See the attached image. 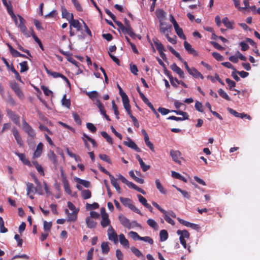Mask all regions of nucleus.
Masks as SVG:
<instances>
[{
    "instance_id": "4468645a",
    "label": "nucleus",
    "mask_w": 260,
    "mask_h": 260,
    "mask_svg": "<svg viewBox=\"0 0 260 260\" xmlns=\"http://www.w3.org/2000/svg\"><path fill=\"white\" fill-rule=\"evenodd\" d=\"M156 15L159 19V22L164 21L166 18V13L162 9H159L156 12Z\"/></svg>"
},
{
    "instance_id": "473e14b6",
    "label": "nucleus",
    "mask_w": 260,
    "mask_h": 260,
    "mask_svg": "<svg viewBox=\"0 0 260 260\" xmlns=\"http://www.w3.org/2000/svg\"><path fill=\"white\" fill-rule=\"evenodd\" d=\"M75 181L78 183L83 185L85 187H89L90 186V183L89 181L81 179L78 177L74 178Z\"/></svg>"
},
{
    "instance_id": "72a5a7b5",
    "label": "nucleus",
    "mask_w": 260,
    "mask_h": 260,
    "mask_svg": "<svg viewBox=\"0 0 260 260\" xmlns=\"http://www.w3.org/2000/svg\"><path fill=\"white\" fill-rule=\"evenodd\" d=\"M155 184L156 186V188L161 193H162V194L166 193V190L164 189V188L161 184L160 182L159 179H157L155 180Z\"/></svg>"
},
{
    "instance_id": "69168bd1",
    "label": "nucleus",
    "mask_w": 260,
    "mask_h": 260,
    "mask_svg": "<svg viewBox=\"0 0 260 260\" xmlns=\"http://www.w3.org/2000/svg\"><path fill=\"white\" fill-rule=\"evenodd\" d=\"M100 158L104 161L107 162L109 164L111 163V160L110 158L106 154H100L99 155Z\"/></svg>"
},
{
    "instance_id": "423d86ee",
    "label": "nucleus",
    "mask_w": 260,
    "mask_h": 260,
    "mask_svg": "<svg viewBox=\"0 0 260 260\" xmlns=\"http://www.w3.org/2000/svg\"><path fill=\"white\" fill-rule=\"evenodd\" d=\"M118 219L121 224L125 228L131 229V222L129 220L127 219L125 216L122 214H120L118 216Z\"/></svg>"
},
{
    "instance_id": "58836bf2",
    "label": "nucleus",
    "mask_w": 260,
    "mask_h": 260,
    "mask_svg": "<svg viewBox=\"0 0 260 260\" xmlns=\"http://www.w3.org/2000/svg\"><path fill=\"white\" fill-rule=\"evenodd\" d=\"M62 17L66 18L68 21L70 19L71 14H70L67 10L64 7L61 8Z\"/></svg>"
},
{
    "instance_id": "aec40b11",
    "label": "nucleus",
    "mask_w": 260,
    "mask_h": 260,
    "mask_svg": "<svg viewBox=\"0 0 260 260\" xmlns=\"http://www.w3.org/2000/svg\"><path fill=\"white\" fill-rule=\"evenodd\" d=\"M136 158L138 159L140 165L144 172H146L150 169V166L146 165L139 155H136Z\"/></svg>"
},
{
    "instance_id": "ddd939ff",
    "label": "nucleus",
    "mask_w": 260,
    "mask_h": 260,
    "mask_svg": "<svg viewBox=\"0 0 260 260\" xmlns=\"http://www.w3.org/2000/svg\"><path fill=\"white\" fill-rule=\"evenodd\" d=\"M102 220L101 221V224L103 228H108L111 225V221L109 218V215L101 216Z\"/></svg>"
},
{
    "instance_id": "5fc2aeb1",
    "label": "nucleus",
    "mask_w": 260,
    "mask_h": 260,
    "mask_svg": "<svg viewBox=\"0 0 260 260\" xmlns=\"http://www.w3.org/2000/svg\"><path fill=\"white\" fill-rule=\"evenodd\" d=\"M212 55L218 61H222L223 60V57L218 52H213Z\"/></svg>"
},
{
    "instance_id": "6e6d98bb",
    "label": "nucleus",
    "mask_w": 260,
    "mask_h": 260,
    "mask_svg": "<svg viewBox=\"0 0 260 260\" xmlns=\"http://www.w3.org/2000/svg\"><path fill=\"white\" fill-rule=\"evenodd\" d=\"M128 235L131 236L134 240H136L137 239L139 240L140 238V236H139L137 233L133 231H131L128 233Z\"/></svg>"
},
{
    "instance_id": "1a4fd4ad",
    "label": "nucleus",
    "mask_w": 260,
    "mask_h": 260,
    "mask_svg": "<svg viewBox=\"0 0 260 260\" xmlns=\"http://www.w3.org/2000/svg\"><path fill=\"white\" fill-rule=\"evenodd\" d=\"M124 27L125 28L126 34L129 35L131 37L134 38L136 35L133 31V29L131 26L129 21L126 18L124 19Z\"/></svg>"
},
{
    "instance_id": "a18cd8bd",
    "label": "nucleus",
    "mask_w": 260,
    "mask_h": 260,
    "mask_svg": "<svg viewBox=\"0 0 260 260\" xmlns=\"http://www.w3.org/2000/svg\"><path fill=\"white\" fill-rule=\"evenodd\" d=\"M62 105L68 108H70L71 102L69 99H66V95L64 94L61 100Z\"/></svg>"
},
{
    "instance_id": "8fccbe9b",
    "label": "nucleus",
    "mask_w": 260,
    "mask_h": 260,
    "mask_svg": "<svg viewBox=\"0 0 260 260\" xmlns=\"http://www.w3.org/2000/svg\"><path fill=\"white\" fill-rule=\"evenodd\" d=\"M114 21L115 22L116 24L117 25V26L118 27V28L120 30H121L123 33L126 34L125 28L124 27V25L121 22L118 21H116L115 20Z\"/></svg>"
},
{
    "instance_id": "ea45409f",
    "label": "nucleus",
    "mask_w": 260,
    "mask_h": 260,
    "mask_svg": "<svg viewBox=\"0 0 260 260\" xmlns=\"http://www.w3.org/2000/svg\"><path fill=\"white\" fill-rule=\"evenodd\" d=\"M180 223L182 224L183 226H185L189 228H198L197 224L191 223L189 222L184 221L181 219H180Z\"/></svg>"
},
{
    "instance_id": "774afa93",
    "label": "nucleus",
    "mask_w": 260,
    "mask_h": 260,
    "mask_svg": "<svg viewBox=\"0 0 260 260\" xmlns=\"http://www.w3.org/2000/svg\"><path fill=\"white\" fill-rule=\"evenodd\" d=\"M41 89L43 90L44 93L46 95L48 96L52 94V91L45 86H42Z\"/></svg>"
},
{
    "instance_id": "393cba45",
    "label": "nucleus",
    "mask_w": 260,
    "mask_h": 260,
    "mask_svg": "<svg viewBox=\"0 0 260 260\" xmlns=\"http://www.w3.org/2000/svg\"><path fill=\"white\" fill-rule=\"evenodd\" d=\"M169 20L170 22H172L173 24L177 35L179 36V26L177 21L172 14H170L169 16Z\"/></svg>"
},
{
    "instance_id": "b1692460",
    "label": "nucleus",
    "mask_w": 260,
    "mask_h": 260,
    "mask_svg": "<svg viewBox=\"0 0 260 260\" xmlns=\"http://www.w3.org/2000/svg\"><path fill=\"white\" fill-rule=\"evenodd\" d=\"M26 190H27V194L29 195L31 193L36 192L37 191V189L34 187V184L31 183H27L26 184Z\"/></svg>"
},
{
    "instance_id": "4be33fe9",
    "label": "nucleus",
    "mask_w": 260,
    "mask_h": 260,
    "mask_svg": "<svg viewBox=\"0 0 260 260\" xmlns=\"http://www.w3.org/2000/svg\"><path fill=\"white\" fill-rule=\"evenodd\" d=\"M86 223L88 228H94L96 225V222L91 217H87L86 218Z\"/></svg>"
},
{
    "instance_id": "e433bc0d",
    "label": "nucleus",
    "mask_w": 260,
    "mask_h": 260,
    "mask_svg": "<svg viewBox=\"0 0 260 260\" xmlns=\"http://www.w3.org/2000/svg\"><path fill=\"white\" fill-rule=\"evenodd\" d=\"M218 92L219 94V95L223 98L224 99L230 101H231V99L229 97V96L228 95V94L221 88L219 89L218 90Z\"/></svg>"
},
{
    "instance_id": "c756f323",
    "label": "nucleus",
    "mask_w": 260,
    "mask_h": 260,
    "mask_svg": "<svg viewBox=\"0 0 260 260\" xmlns=\"http://www.w3.org/2000/svg\"><path fill=\"white\" fill-rule=\"evenodd\" d=\"M18 17L19 22L18 25H17L16 26H17L21 31L22 30L24 29L26 27L25 25V20L20 15H18Z\"/></svg>"
},
{
    "instance_id": "7c9ffc66",
    "label": "nucleus",
    "mask_w": 260,
    "mask_h": 260,
    "mask_svg": "<svg viewBox=\"0 0 260 260\" xmlns=\"http://www.w3.org/2000/svg\"><path fill=\"white\" fill-rule=\"evenodd\" d=\"M18 17L19 22L18 25H17L16 26H17L21 31L22 30L24 29L26 27L25 25V20L20 15H18Z\"/></svg>"
},
{
    "instance_id": "3c124183",
    "label": "nucleus",
    "mask_w": 260,
    "mask_h": 260,
    "mask_svg": "<svg viewBox=\"0 0 260 260\" xmlns=\"http://www.w3.org/2000/svg\"><path fill=\"white\" fill-rule=\"evenodd\" d=\"M86 207L87 210L97 209L99 208V204L96 203H94L92 204L87 203L86 205Z\"/></svg>"
},
{
    "instance_id": "13d9d810",
    "label": "nucleus",
    "mask_w": 260,
    "mask_h": 260,
    "mask_svg": "<svg viewBox=\"0 0 260 260\" xmlns=\"http://www.w3.org/2000/svg\"><path fill=\"white\" fill-rule=\"evenodd\" d=\"M86 126L87 128L92 133H94L96 131V127L91 123H87Z\"/></svg>"
},
{
    "instance_id": "37998d69",
    "label": "nucleus",
    "mask_w": 260,
    "mask_h": 260,
    "mask_svg": "<svg viewBox=\"0 0 260 260\" xmlns=\"http://www.w3.org/2000/svg\"><path fill=\"white\" fill-rule=\"evenodd\" d=\"M52 226V223L51 222H47L44 221L43 223V229L45 232L48 233L50 231Z\"/></svg>"
},
{
    "instance_id": "6e6552de",
    "label": "nucleus",
    "mask_w": 260,
    "mask_h": 260,
    "mask_svg": "<svg viewBox=\"0 0 260 260\" xmlns=\"http://www.w3.org/2000/svg\"><path fill=\"white\" fill-rule=\"evenodd\" d=\"M12 132L17 144L20 146H23V141L16 127L12 128Z\"/></svg>"
},
{
    "instance_id": "4d7b16f0",
    "label": "nucleus",
    "mask_w": 260,
    "mask_h": 260,
    "mask_svg": "<svg viewBox=\"0 0 260 260\" xmlns=\"http://www.w3.org/2000/svg\"><path fill=\"white\" fill-rule=\"evenodd\" d=\"M139 240L143 241L146 242H148L150 244H152L153 243V241L152 239H151L150 237L148 236H146L144 237H141L140 238H139Z\"/></svg>"
},
{
    "instance_id": "4c0bfd02",
    "label": "nucleus",
    "mask_w": 260,
    "mask_h": 260,
    "mask_svg": "<svg viewBox=\"0 0 260 260\" xmlns=\"http://www.w3.org/2000/svg\"><path fill=\"white\" fill-rule=\"evenodd\" d=\"M160 240L163 242L168 239V235L167 231L165 230H161L159 233Z\"/></svg>"
},
{
    "instance_id": "a19ab883",
    "label": "nucleus",
    "mask_w": 260,
    "mask_h": 260,
    "mask_svg": "<svg viewBox=\"0 0 260 260\" xmlns=\"http://www.w3.org/2000/svg\"><path fill=\"white\" fill-rule=\"evenodd\" d=\"M65 191L68 194L71 193V190L70 188V185L68 180L62 181Z\"/></svg>"
},
{
    "instance_id": "7ed1b4c3",
    "label": "nucleus",
    "mask_w": 260,
    "mask_h": 260,
    "mask_svg": "<svg viewBox=\"0 0 260 260\" xmlns=\"http://www.w3.org/2000/svg\"><path fill=\"white\" fill-rule=\"evenodd\" d=\"M107 235L109 240L113 241L115 244L118 242L117 235L112 226H110L107 230Z\"/></svg>"
},
{
    "instance_id": "39448f33",
    "label": "nucleus",
    "mask_w": 260,
    "mask_h": 260,
    "mask_svg": "<svg viewBox=\"0 0 260 260\" xmlns=\"http://www.w3.org/2000/svg\"><path fill=\"white\" fill-rule=\"evenodd\" d=\"M11 87L14 90L16 94L19 97V98L21 99H23L24 95L17 83L16 82L11 83Z\"/></svg>"
},
{
    "instance_id": "2eb2a0df",
    "label": "nucleus",
    "mask_w": 260,
    "mask_h": 260,
    "mask_svg": "<svg viewBox=\"0 0 260 260\" xmlns=\"http://www.w3.org/2000/svg\"><path fill=\"white\" fill-rule=\"evenodd\" d=\"M43 144L42 143H39L37 146V148L34 153L33 157L38 158L40 157L43 152Z\"/></svg>"
},
{
    "instance_id": "e2e57ef3",
    "label": "nucleus",
    "mask_w": 260,
    "mask_h": 260,
    "mask_svg": "<svg viewBox=\"0 0 260 260\" xmlns=\"http://www.w3.org/2000/svg\"><path fill=\"white\" fill-rule=\"evenodd\" d=\"M11 71L15 74V78L18 80L20 82H22L21 77L20 76L19 73L16 71V70L14 69V68L12 66L11 67Z\"/></svg>"
},
{
    "instance_id": "c03bdc74",
    "label": "nucleus",
    "mask_w": 260,
    "mask_h": 260,
    "mask_svg": "<svg viewBox=\"0 0 260 260\" xmlns=\"http://www.w3.org/2000/svg\"><path fill=\"white\" fill-rule=\"evenodd\" d=\"M81 195L84 199H88L91 197V192L89 190H83L81 192Z\"/></svg>"
},
{
    "instance_id": "de8ad7c7",
    "label": "nucleus",
    "mask_w": 260,
    "mask_h": 260,
    "mask_svg": "<svg viewBox=\"0 0 260 260\" xmlns=\"http://www.w3.org/2000/svg\"><path fill=\"white\" fill-rule=\"evenodd\" d=\"M164 214V218L166 220V221L172 225H174L175 222L174 220L171 218V217L169 215L168 213L166 211V214Z\"/></svg>"
},
{
    "instance_id": "79ce46f5",
    "label": "nucleus",
    "mask_w": 260,
    "mask_h": 260,
    "mask_svg": "<svg viewBox=\"0 0 260 260\" xmlns=\"http://www.w3.org/2000/svg\"><path fill=\"white\" fill-rule=\"evenodd\" d=\"M86 94L92 100H96L99 96V94L96 91L86 92Z\"/></svg>"
},
{
    "instance_id": "f704fd0d",
    "label": "nucleus",
    "mask_w": 260,
    "mask_h": 260,
    "mask_svg": "<svg viewBox=\"0 0 260 260\" xmlns=\"http://www.w3.org/2000/svg\"><path fill=\"white\" fill-rule=\"evenodd\" d=\"M147 223L151 228L154 229L155 230H158V228L157 223L154 220H153L152 219H149L147 221Z\"/></svg>"
},
{
    "instance_id": "f8f14e48",
    "label": "nucleus",
    "mask_w": 260,
    "mask_h": 260,
    "mask_svg": "<svg viewBox=\"0 0 260 260\" xmlns=\"http://www.w3.org/2000/svg\"><path fill=\"white\" fill-rule=\"evenodd\" d=\"M184 46L185 49L189 54H192L193 56L198 55V52L193 48H192L191 45L187 42L184 41Z\"/></svg>"
},
{
    "instance_id": "864d4df0",
    "label": "nucleus",
    "mask_w": 260,
    "mask_h": 260,
    "mask_svg": "<svg viewBox=\"0 0 260 260\" xmlns=\"http://www.w3.org/2000/svg\"><path fill=\"white\" fill-rule=\"evenodd\" d=\"M170 155L172 156V158L174 161H175L176 162L178 161V152L177 151L171 150L170 151Z\"/></svg>"
},
{
    "instance_id": "6ab92c4d",
    "label": "nucleus",
    "mask_w": 260,
    "mask_h": 260,
    "mask_svg": "<svg viewBox=\"0 0 260 260\" xmlns=\"http://www.w3.org/2000/svg\"><path fill=\"white\" fill-rule=\"evenodd\" d=\"M120 243L125 248H129V245L128 241L125 238L124 235L123 234H121L119 235Z\"/></svg>"
},
{
    "instance_id": "a211bd4d",
    "label": "nucleus",
    "mask_w": 260,
    "mask_h": 260,
    "mask_svg": "<svg viewBox=\"0 0 260 260\" xmlns=\"http://www.w3.org/2000/svg\"><path fill=\"white\" fill-rule=\"evenodd\" d=\"M109 177L110 179L111 183L112 185L115 188L116 190L118 193L121 192V189L120 186H119L117 180L116 178H114V177L111 174H109Z\"/></svg>"
},
{
    "instance_id": "09e8293b",
    "label": "nucleus",
    "mask_w": 260,
    "mask_h": 260,
    "mask_svg": "<svg viewBox=\"0 0 260 260\" xmlns=\"http://www.w3.org/2000/svg\"><path fill=\"white\" fill-rule=\"evenodd\" d=\"M101 135L105 138L106 139L107 141L110 143V144H112L113 143V141H112V139L111 138V137L105 132H101Z\"/></svg>"
},
{
    "instance_id": "bb28decb",
    "label": "nucleus",
    "mask_w": 260,
    "mask_h": 260,
    "mask_svg": "<svg viewBox=\"0 0 260 260\" xmlns=\"http://www.w3.org/2000/svg\"><path fill=\"white\" fill-rule=\"evenodd\" d=\"M225 82L228 84L229 89L230 90H235V91L237 92L238 93L240 92L239 90L236 89H233V88L236 86V83L234 81L231 80L230 78H226L225 79Z\"/></svg>"
},
{
    "instance_id": "c9c22d12",
    "label": "nucleus",
    "mask_w": 260,
    "mask_h": 260,
    "mask_svg": "<svg viewBox=\"0 0 260 260\" xmlns=\"http://www.w3.org/2000/svg\"><path fill=\"white\" fill-rule=\"evenodd\" d=\"M101 248L103 253L106 254L109 251V247L107 242H103L101 244Z\"/></svg>"
},
{
    "instance_id": "dca6fc26",
    "label": "nucleus",
    "mask_w": 260,
    "mask_h": 260,
    "mask_svg": "<svg viewBox=\"0 0 260 260\" xmlns=\"http://www.w3.org/2000/svg\"><path fill=\"white\" fill-rule=\"evenodd\" d=\"M8 115L10 118L16 124L20 125V117L12 111H8Z\"/></svg>"
},
{
    "instance_id": "5701e85b",
    "label": "nucleus",
    "mask_w": 260,
    "mask_h": 260,
    "mask_svg": "<svg viewBox=\"0 0 260 260\" xmlns=\"http://www.w3.org/2000/svg\"><path fill=\"white\" fill-rule=\"evenodd\" d=\"M188 73L195 78H200L202 79L204 78V76L195 68L191 69L189 71Z\"/></svg>"
},
{
    "instance_id": "338daca9",
    "label": "nucleus",
    "mask_w": 260,
    "mask_h": 260,
    "mask_svg": "<svg viewBox=\"0 0 260 260\" xmlns=\"http://www.w3.org/2000/svg\"><path fill=\"white\" fill-rule=\"evenodd\" d=\"M221 64L224 67L228 68V69H231L233 71H235V68L234 67L230 62H222Z\"/></svg>"
},
{
    "instance_id": "603ef678",
    "label": "nucleus",
    "mask_w": 260,
    "mask_h": 260,
    "mask_svg": "<svg viewBox=\"0 0 260 260\" xmlns=\"http://www.w3.org/2000/svg\"><path fill=\"white\" fill-rule=\"evenodd\" d=\"M131 249L133 253H134L136 256L140 257L142 255L141 252L135 247H132Z\"/></svg>"
},
{
    "instance_id": "0eeeda50",
    "label": "nucleus",
    "mask_w": 260,
    "mask_h": 260,
    "mask_svg": "<svg viewBox=\"0 0 260 260\" xmlns=\"http://www.w3.org/2000/svg\"><path fill=\"white\" fill-rule=\"evenodd\" d=\"M69 22L70 24V29H71V27L72 26L76 28L78 31H79L81 29V26L79 21L78 20H75L74 19V16L73 14H71V17Z\"/></svg>"
},
{
    "instance_id": "680f3d73",
    "label": "nucleus",
    "mask_w": 260,
    "mask_h": 260,
    "mask_svg": "<svg viewBox=\"0 0 260 260\" xmlns=\"http://www.w3.org/2000/svg\"><path fill=\"white\" fill-rule=\"evenodd\" d=\"M73 117L74 119V120L75 121V122L80 125L81 124V120L79 117V116L76 113H75V112H73Z\"/></svg>"
},
{
    "instance_id": "f257e3e1",
    "label": "nucleus",
    "mask_w": 260,
    "mask_h": 260,
    "mask_svg": "<svg viewBox=\"0 0 260 260\" xmlns=\"http://www.w3.org/2000/svg\"><path fill=\"white\" fill-rule=\"evenodd\" d=\"M22 128L28 136L27 142L28 144H30L36 137L35 131L25 120H22Z\"/></svg>"
},
{
    "instance_id": "412c9836",
    "label": "nucleus",
    "mask_w": 260,
    "mask_h": 260,
    "mask_svg": "<svg viewBox=\"0 0 260 260\" xmlns=\"http://www.w3.org/2000/svg\"><path fill=\"white\" fill-rule=\"evenodd\" d=\"M15 154L17 155L22 162L27 166H30V161L26 158L25 155L23 153H19L18 152H15Z\"/></svg>"
},
{
    "instance_id": "0e129e2a",
    "label": "nucleus",
    "mask_w": 260,
    "mask_h": 260,
    "mask_svg": "<svg viewBox=\"0 0 260 260\" xmlns=\"http://www.w3.org/2000/svg\"><path fill=\"white\" fill-rule=\"evenodd\" d=\"M240 46L241 47V50L243 51H245L249 48V45L245 42H240Z\"/></svg>"
},
{
    "instance_id": "bf43d9fd",
    "label": "nucleus",
    "mask_w": 260,
    "mask_h": 260,
    "mask_svg": "<svg viewBox=\"0 0 260 260\" xmlns=\"http://www.w3.org/2000/svg\"><path fill=\"white\" fill-rule=\"evenodd\" d=\"M137 197L139 199V202L144 206L148 204V203H147L146 199L143 196H142L141 194H138Z\"/></svg>"
},
{
    "instance_id": "49530a36",
    "label": "nucleus",
    "mask_w": 260,
    "mask_h": 260,
    "mask_svg": "<svg viewBox=\"0 0 260 260\" xmlns=\"http://www.w3.org/2000/svg\"><path fill=\"white\" fill-rule=\"evenodd\" d=\"M20 66L21 67L20 72L23 73L24 72L27 71L28 70V68L27 66V63L26 61H24L21 63H20Z\"/></svg>"
},
{
    "instance_id": "9d476101",
    "label": "nucleus",
    "mask_w": 260,
    "mask_h": 260,
    "mask_svg": "<svg viewBox=\"0 0 260 260\" xmlns=\"http://www.w3.org/2000/svg\"><path fill=\"white\" fill-rule=\"evenodd\" d=\"M46 71L49 75H51L54 78H56L58 77H61L63 80H64L66 82L68 86H70V83L69 80L63 75L57 72L50 71L48 70H46Z\"/></svg>"
},
{
    "instance_id": "2f4dec72",
    "label": "nucleus",
    "mask_w": 260,
    "mask_h": 260,
    "mask_svg": "<svg viewBox=\"0 0 260 260\" xmlns=\"http://www.w3.org/2000/svg\"><path fill=\"white\" fill-rule=\"evenodd\" d=\"M48 156L49 160L52 163H53L55 165H57V158H56V156L53 151H50L48 154Z\"/></svg>"
},
{
    "instance_id": "cd10ccee",
    "label": "nucleus",
    "mask_w": 260,
    "mask_h": 260,
    "mask_svg": "<svg viewBox=\"0 0 260 260\" xmlns=\"http://www.w3.org/2000/svg\"><path fill=\"white\" fill-rule=\"evenodd\" d=\"M79 212V210H76V211L73 212L72 213H70L68 216V221H75L77 218V214Z\"/></svg>"
},
{
    "instance_id": "a878e982",
    "label": "nucleus",
    "mask_w": 260,
    "mask_h": 260,
    "mask_svg": "<svg viewBox=\"0 0 260 260\" xmlns=\"http://www.w3.org/2000/svg\"><path fill=\"white\" fill-rule=\"evenodd\" d=\"M222 22L226 28L232 29L234 28L233 26L234 22L230 21L228 17L223 18L222 20Z\"/></svg>"
},
{
    "instance_id": "f03ea898",
    "label": "nucleus",
    "mask_w": 260,
    "mask_h": 260,
    "mask_svg": "<svg viewBox=\"0 0 260 260\" xmlns=\"http://www.w3.org/2000/svg\"><path fill=\"white\" fill-rule=\"evenodd\" d=\"M120 202L123 204V205L128 207L131 210L135 212L136 213L142 215L141 212L139 209L137 208L133 204L132 201L128 198H120Z\"/></svg>"
},
{
    "instance_id": "20e7f679",
    "label": "nucleus",
    "mask_w": 260,
    "mask_h": 260,
    "mask_svg": "<svg viewBox=\"0 0 260 260\" xmlns=\"http://www.w3.org/2000/svg\"><path fill=\"white\" fill-rule=\"evenodd\" d=\"M159 29L161 33L167 35V34H169V32L172 29V27L171 25L164 21L159 22Z\"/></svg>"
},
{
    "instance_id": "9b49d317",
    "label": "nucleus",
    "mask_w": 260,
    "mask_h": 260,
    "mask_svg": "<svg viewBox=\"0 0 260 260\" xmlns=\"http://www.w3.org/2000/svg\"><path fill=\"white\" fill-rule=\"evenodd\" d=\"M123 144L127 147L134 149L137 152H140V149L138 147L137 145L134 143V142L129 138H127V141H124Z\"/></svg>"
},
{
    "instance_id": "052dcab7",
    "label": "nucleus",
    "mask_w": 260,
    "mask_h": 260,
    "mask_svg": "<svg viewBox=\"0 0 260 260\" xmlns=\"http://www.w3.org/2000/svg\"><path fill=\"white\" fill-rule=\"evenodd\" d=\"M195 108L197 110L200 112H203V105L201 103L197 101L195 104Z\"/></svg>"
},
{
    "instance_id": "c85d7f7f",
    "label": "nucleus",
    "mask_w": 260,
    "mask_h": 260,
    "mask_svg": "<svg viewBox=\"0 0 260 260\" xmlns=\"http://www.w3.org/2000/svg\"><path fill=\"white\" fill-rule=\"evenodd\" d=\"M18 17L19 22L18 25H17L16 26H17L21 31L22 30L24 29L26 27L25 25V20L20 15H18Z\"/></svg>"
},
{
    "instance_id": "f3484780",
    "label": "nucleus",
    "mask_w": 260,
    "mask_h": 260,
    "mask_svg": "<svg viewBox=\"0 0 260 260\" xmlns=\"http://www.w3.org/2000/svg\"><path fill=\"white\" fill-rule=\"evenodd\" d=\"M122 100V103L124 109L126 111L131 110V106L129 104V100L126 94H123V96L121 97Z\"/></svg>"
}]
</instances>
